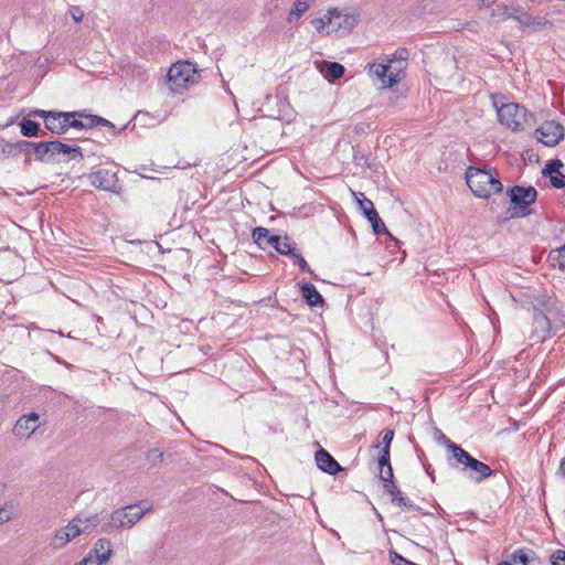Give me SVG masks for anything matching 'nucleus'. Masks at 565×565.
Masks as SVG:
<instances>
[{
  "label": "nucleus",
  "mask_w": 565,
  "mask_h": 565,
  "mask_svg": "<svg viewBox=\"0 0 565 565\" xmlns=\"http://www.w3.org/2000/svg\"><path fill=\"white\" fill-rule=\"evenodd\" d=\"M466 183L471 192L481 199H488L492 194L501 193L503 185L497 169L489 166L483 168L470 166L466 171Z\"/></svg>",
  "instance_id": "nucleus-1"
},
{
  "label": "nucleus",
  "mask_w": 565,
  "mask_h": 565,
  "mask_svg": "<svg viewBox=\"0 0 565 565\" xmlns=\"http://www.w3.org/2000/svg\"><path fill=\"white\" fill-rule=\"evenodd\" d=\"M151 509V504L141 508L140 503L117 509L113 511L109 519L102 524L100 532L110 534L122 529H131L146 513L150 512Z\"/></svg>",
  "instance_id": "nucleus-2"
},
{
  "label": "nucleus",
  "mask_w": 565,
  "mask_h": 565,
  "mask_svg": "<svg viewBox=\"0 0 565 565\" xmlns=\"http://www.w3.org/2000/svg\"><path fill=\"white\" fill-rule=\"evenodd\" d=\"M507 196L513 210H508L509 217L522 218L534 213L531 207L537 200L539 192L532 186L513 185L507 189Z\"/></svg>",
  "instance_id": "nucleus-3"
},
{
  "label": "nucleus",
  "mask_w": 565,
  "mask_h": 565,
  "mask_svg": "<svg viewBox=\"0 0 565 565\" xmlns=\"http://www.w3.org/2000/svg\"><path fill=\"white\" fill-rule=\"evenodd\" d=\"M119 167L115 163L108 166H95L87 174L89 183L97 190L120 195L124 185L118 177Z\"/></svg>",
  "instance_id": "nucleus-4"
},
{
  "label": "nucleus",
  "mask_w": 565,
  "mask_h": 565,
  "mask_svg": "<svg viewBox=\"0 0 565 565\" xmlns=\"http://www.w3.org/2000/svg\"><path fill=\"white\" fill-rule=\"evenodd\" d=\"M199 71L194 63L182 61L174 63L168 71V86L173 93H182L189 85L198 83Z\"/></svg>",
  "instance_id": "nucleus-5"
},
{
  "label": "nucleus",
  "mask_w": 565,
  "mask_h": 565,
  "mask_svg": "<svg viewBox=\"0 0 565 565\" xmlns=\"http://www.w3.org/2000/svg\"><path fill=\"white\" fill-rule=\"evenodd\" d=\"M497 114L500 124L513 131L523 130L524 125L533 119V115L525 107L515 103L503 104L497 109Z\"/></svg>",
  "instance_id": "nucleus-6"
},
{
  "label": "nucleus",
  "mask_w": 565,
  "mask_h": 565,
  "mask_svg": "<svg viewBox=\"0 0 565 565\" xmlns=\"http://www.w3.org/2000/svg\"><path fill=\"white\" fill-rule=\"evenodd\" d=\"M29 117H39L44 120L45 128L54 135L66 134L72 128V113L71 111H56L33 109L28 114Z\"/></svg>",
  "instance_id": "nucleus-7"
},
{
  "label": "nucleus",
  "mask_w": 565,
  "mask_h": 565,
  "mask_svg": "<svg viewBox=\"0 0 565 565\" xmlns=\"http://www.w3.org/2000/svg\"><path fill=\"white\" fill-rule=\"evenodd\" d=\"M72 113V122L71 126L74 129H90L95 126H104L107 127L113 131L114 135L118 134L119 131L116 130V126L109 121L108 119L97 116V115H90L86 114L82 110H75Z\"/></svg>",
  "instance_id": "nucleus-8"
},
{
  "label": "nucleus",
  "mask_w": 565,
  "mask_h": 565,
  "mask_svg": "<svg viewBox=\"0 0 565 565\" xmlns=\"http://www.w3.org/2000/svg\"><path fill=\"white\" fill-rule=\"evenodd\" d=\"M536 139L547 147H555L565 137L563 125L556 120L544 121L536 130Z\"/></svg>",
  "instance_id": "nucleus-9"
},
{
  "label": "nucleus",
  "mask_w": 565,
  "mask_h": 565,
  "mask_svg": "<svg viewBox=\"0 0 565 565\" xmlns=\"http://www.w3.org/2000/svg\"><path fill=\"white\" fill-rule=\"evenodd\" d=\"M327 22L329 30L327 34L332 32L349 33L356 24V19L352 14H342L338 9H330L327 12Z\"/></svg>",
  "instance_id": "nucleus-10"
},
{
  "label": "nucleus",
  "mask_w": 565,
  "mask_h": 565,
  "mask_svg": "<svg viewBox=\"0 0 565 565\" xmlns=\"http://www.w3.org/2000/svg\"><path fill=\"white\" fill-rule=\"evenodd\" d=\"M360 195L362 196L361 200L358 199L360 207L363 212V215L371 223L374 234H376V235L386 234V235L391 236L384 222L382 221L379 213L376 212L373 202L370 199L365 198L363 193H360Z\"/></svg>",
  "instance_id": "nucleus-11"
},
{
  "label": "nucleus",
  "mask_w": 565,
  "mask_h": 565,
  "mask_svg": "<svg viewBox=\"0 0 565 565\" xmlns=\"http://www.w3.org/2000/svg\"><path fill=\"white\" fill-rule=\"evenodd\" d=\"M40 426V415L35 412H31L17 420L12 431L14 436L19 438H29Z\"/></svg>",
  "instance_id": "nucleus-12"
},
{
  "label": "nucleus",
  "mask_w": 565,
  "mask_h": 565,
  "mask_svg": "<svg viewBox=\"0 0 565 565\" xmlns=\"http://www.w3.org/2000/svg\"><path fill=\"white\" fill-rule=\"evenodd\" d=\"M460 470L462 472H467V477L476 483H481L494 475V471L489 465L476 459L475 457H471L466 467L460 468Z\"/></svg>",
  "instance_id": "nucleus-13"
},
{
  "label": "nucleus",
  "mask_w": 565,
  "mask_h": 565,
  "mask_svg": "<svg viewBox=\"0 0 565 565\" xmlns=\"http://www.w3.org/2000/svg\"><path fill=\"white\" fill-rule=\"evenodd\" d=\"M532 338L536 342L544 341L553 332L552 322L548 319V313H533L532 323Z\"/></svg>",
  "instance_id": "nucleus-14"
},
{
  "label": "nucleus",
  "mask_w": 565,
  "mask_h": 565,
  "mask_svg": "<svg viewBox=\"0 0 565 565\" xmlns=\"http://www.w3.org/2000/svg\"><path fill=\"white\" fill-rule=\"evenodd\" d=\"M315 459L318 468L331 476H335L338 472L344 470L331 454L323 448L316 451Z\"/></svg>",
  "instance_id": "nucleus-15"
},
{
  "label": "nucleus",
  "mask_w": 565,
  "mask_h": 565,
  "mask_svg": "<svg viewBox=\"0 0 565 565\" xmlns=\"http://www.w3.org/2000/svg\"><path fill=\"white\" fill-rule=\"evenodd\" d=\"M447 450L449 452L447 456V462L450 467L456 469H458L459 466L465 468L472 457L467 450L456 443H450Z\"/></svg>",
  "instance_id": "nucleus-16"
},
{
  "label": "nucleus",
  "mask_w": 565,
  "mask_h": 565,
  "mask_svg": "<svg viewBox=\"0 0 565 565\" xmlns=\"http://www.w3.org/2000/svg\"><path fill=\"white\" fill-rule=\"evenodd\" d=\"M252 237L254 243L260 249H267L268 247L275 248V244H278L279 235L270 234L269 230L258 226L252 231Z\"/></svg>",
  "instance_id": "nucleus-17"
},
{
  "label": "nucleus",
  "mask_w": 565,
  "mask_h": 565,
  "mask_svg": "<svg viewBox=\"0 0 565 565\" xmlns=\"http://www.w3.org/2000/svg\"><path fill=\"white\" fill-rule=\"evenodd\" d=\"M390 67L391 65L387 62L369 64L370 73L375 74L385 87H392L398 82L396 74L388 73Z\"/></svg>",
  "instance_id": "nucleus-18"
},
{
  "label": "nucleus",
  "mask_w": 565,
  "mask_h": 565,
  "mask_svg": "<svg viewBox=\"0 0 565 565\" xmlns=\"http://www.w3.org/2000/svg\"><path fill=\"white\" fill-rule=\"evenodd\" d=\"M556 300L547 294H539L531 297L529 310L532 313H548Z\"/></svg>",
  "instance_id": "nucleus-19"
},
{
  "label": "nucleus",
  "mask_w": 565,
  "mask_h": 565,
  "mask_svg": "<svg viewBox=\"0 0 565 565\" xmlns=\"http://www.w3.org/2000/svg\"><path fill=\"white\" fill-rule=\"evenodd\" d=\"M51 150L52 157L54 158V162L58 160L60 154H68L71 156L70 159H83L84 157L82 148L77 146H70L58 140L51 141Z\"/></svg>",
  "instance_id": "nucleus-20"
},
{
  "label": "nucleus",
  "mask_w": 565,
  "mask_h": 565,
  "mask_svg": "<svg viewBox=\"0 0 565 565\" xmlns=\"http://www.w3.org/2000/svg\"><path fill=\"white\" fill-rule=\"evenodd\" d=\"M29 147H32L34 160L41 161L44 163H53L54 158L52 157L51 150V141H40V142H28Z\"/></svg>",
  "instance_id": "nucleus-21"
},
{
  "label": "nucleus",
  "mask_w": 565,
  "mask_h": 565,
  "mask_svg": "<svg viewBox=\"0 0 565 565\" xmlns=\"http://www.w3.org/2000/svg\"><path fill=\"white\" fill-rule=\"evenodd\" d=\"M319 70L324 78H327L329 82L341 78L345 72V68L342 64L329 61H322Z\"/></svg>",
  "instance_id": "nucleus-22"
},
{
  "label": "nucleus",
  "mask_w": 565,
  "mask_h": 565,
  "mask_svg": "<svg viewBox=\"0 0 565 565\" xmlns=\"http://www.w3.org/2000/svg\"><path fill=\"white\" fill-rule=\"evenodd\" d=\"M300 291H301L303 299L310 307L322 306L324 303L323 297L317 290V288L315 287L313 284L303 282L300 286Z\"/></svg>",
  "instance_id": "nucleus-23"
},
{
  "label": "nucleus",
  "mask_w": 565,
  "mask_h": 565,
  "mask_svg": "<svg viewBox=\"0 0 565 565\" xmlns=\"http://www.w3.org/2000/svg\"><path fill=\"white\" fill-rule=\"evenodd\" d=\"M90 552L96 556V558H99L100 562L106 563L113 555V545L110 540L105 537L99 539Z\"/></svg>",
  "instance_id": "nucleus-24"
},
{
  "label": "nucleus",
  "mask_w": 565,
  "mask_h": 565,
  "mask_svg": "<svg viewBox=\"0 0 565 565\" xmlns=\"http://www.w3.org/2000/svg\"><path fill=\"white\" fill-rule=\"evenodd\" d=\"M19 126L22 136L28 138L43 137L46 135V132L41 129V125L39 122L29 118H23L19 122Z\"/></svg>",
  "instance_id": "nucleus-25"
},
{
  "label": "nucleus",
  "mask_w": 565,
  "mask_h": 565,
  "mask_svg": "<svg viewBox=\"0 0 565 565\" xmlns=\"http://www.w3.org/2000/svg\"><path fill=\"white\" fill-rule=\"evenodd\" d=\"M508 18L516 20L522 26H530L534 24V19L522 7L507 8L505 11Z\"/></svg>",
  "instance_id": "nucleus-26"
},
{
  "label": "nucleus",
  "mask_w": 565,
  "mask_h": 565,
  "mask_svg": "<svg viewBox=\"0 0 565 565\" xmlns=\"http://www.w3.org/2000/svg\"><path fill=\"white\" fill-rule=\"evenodd\" d=\"M28 140H19L17 142L3 141L1 152L8 157L17 158L21 156V151L28 148Z\"/></svg>",
  "instance_id": "nucleus-27"
},
{
  "label": "nucleus",
  "mask_w": 565,
  "mask_h": 565,
  "mask_svg": "<svg viewBox=\"0 0 565 565\" xmlns=\"http://www.w3.org/2000/svg\"><path fill=\"white\" fill-rule=\"evenodd\" d=\"M82 533V530H75V532L66 533L63 530H58L55 535L52 537L50 545L53 548H62L64 547L71 540L78 536Z\"/></svg>",
  "instance_id": "nucleus-28"
},
{
  "label": "nucleus",
  "mask_w": 565,
  "mask_h": 565,
  "mask_svg": "<svg viewBox=\"0 0 565 565\" xmlns=\"http://www.w3.org/2000/svg\"><path fill=\"white\" fill-rule=\"evenodd\" d=\"M548 319L552 322V328L555 332L565 327V311L558 307L557 301L550 310Z\"/></svg>",
  "instance_id": "nucleus-29"
},
{
  "label": "nucleus",
  "mask_w": 565,
  "mask_h": 565,
  "mask_svg": "<svg viewBox=\"0 0 565 565\" xmlns=\"http://www.w3.org/2000/svg\"><path fill=\"white\" fill-rule=\"evenodd\" d=\"M498 565H529V558L523 554V550H516Z\"/></svg>",
  "instance_id": "nucleus-30"
},
{
  "label": "nucleus",
  "mask_w": 565,
  "mask_h": 565,
  "mask_svg": "<svg viewBox=\"0 0 565 565\" xmlns=\"http://www.w3.org/2000/svg\"><path fill=\"white\" fill-rule=\"evenodd\" d=\"M309 9V0H295L291 11L289 13V21L299 19Z\"/></svg>",
  "instance_id": "nucleus-31"
},
{
  "label": "nucleus",
  "mask_w": 565,
  "mask_h": 565,
  "mask_svg": "<svg viewBox=\"0 0 565 565\" xmlns=\"http://www.w3.org/2000/svg\"><path fill=\"white\" fill-rule=\"evenodd\" d=\"M277 253L280 255H285L288 257H291V255H295V248L289 243V237L285 235L284 238H278V244H275L274 248Z\"/></svg>",
  "instance_id": "nucleus-32"
},
{
  "label": "nucleus",
  "mask_w": 565,
  "mask_h": 565,
  "mask_svg": "<svg viewBox=\"0 0 565 565\" xmlns=\"http://www.w3.org/2000/svg\"><path fill=\"white\" fill-rule=\"evenodd\" d=\"M563 167L564 163L561 159L550 160L542 169V174L545 178L551 177L553 173H558Z\"/></svg>",
  "instance_id": "nucleus-33"
},
{
  "label": "nucleus",
  "mask_w": 565,
  "mask_h": 565,
  "mask_svg": "<svg viewBox=\"0 0 565 565\" xmlns=\"http://www.w3.org/2000/svg\"><path fill=\"white\" fill-rule=\"evenodd\" d=\"M83 518L78 515L77 518L73 519L67 526H65L63 532L72 533L75 532V530H82V533L89 534V526H82Z\"/></svg>",
  "instance_id": "nucleus-34"
},
{
  "label": "nucleus",
  "mask_w": 565,
  "mask_h": 565,
  "mask_svg": "<svg viewBox=\"0 0 565 565\" xmlns=\"http://www.w3.org/2000/svg\"><path fill=\"white\" fill-rule=\"evenodd\" d=\"M553 262L557 263L559 269H565V244L556 249H553L550 254Z\"/></svg>",
  "instance_id": "nucleus-35"
},
{
  "label": "nucleus",
  "mask_w": 565,
  "mask_h": 565,
  "mask_svg": "<svg viewBox=\"0 0 565 565\" xmlns=\"http://www.w3.org/2000/svg\"><path fill=\"white\" fill-rule=\"evenodd\" d=\"M409 53L408 50L405 47H398L394 54L392 55V58H387V63L391 65L393 62H398L399 64H406L408 60Z\"/></svg>",
  "instance_id": "nucleus-36"
},
{
  "label": "nucleus",
  "mask_w": 565,
  "mask_h": 565,
  "mask_svg": "<svg viewBox=\"0 0 565 565\" xmlns=\"http://www.w3.org/2000/svg\"><path fill=\"white\" fill-rule=\"evenodd\" d=\"M163 452L160 451L158 448L150 449L146 454L147 461L152 466L161 463L163 461Z\"/></svg>",
  "instance_id": "nucleus-37"
},
{
  "label": "nucleus",
  "mask_w": 565,
  "mask_h": 565,
  "mask_svg": "<svg viewBox=\"0 0 565 565\" xmlns=\"http://www.w3.org/2000/svg\"><path fill=\"white\" fill-rule=\"evenodd\" d=\"M290 258L294 259L295 264L298 265V267L301 271L309 273L310 275L313 276V278H317V276L313 274V271L311 270V268L308 265V263L306 262V259L299 253L295 252V255H291Z\"/></svg>",
  "instance_id": "nucleus-38"
},
{
  "label": "nucleus",
  "mask_w": 565,
  "mask_h": 565,
  "mask_svg": "<svg viewBox=\"0 0 565 565\" xmlns=\"http://www.w3.org/2000/svg\"><path fill=\"white\" fill-rule=\"evenodd\" d=\"M382 435V450H390L391 444L394 438V430L393 429H385L381 433Z\"/></svg>",
  "instance_id": "nucleus-39"
},
{
  "label": "nucleus",
  "mask_w": 565,
  "mask_h": 565,
  "mask_svg": "<svg viewBox=\"0 0 565 565\" xmlns=\"http://www.w3.org/2000/svg\"><path fill=\"white\" fill-rule=\"evenodd\" d=\"M312 25L319 33L327 34L326 28L328 26L327 13L323 18H316L311 21Z\"/></svg>",
  "instance_id": "nucleus-40"
},
{
  "label": "nucleus",
  "mask_w": 565,
  "mask_h": 565,
  "mask_svg": "<svg viewBox=\"0 0 565 565\" xmlns=\"http://www.w3.org/2000/svg\"><path fill=\"white\" fill-rule=\"evenodd\" d=\"M82 526H89V534L93 532L95 527L99 524V519L97 514H92L89 516L83 518Z\"/></svg>",
  "instance_id": "nucleus-41"
},
{
  "label": "nucleus",
  "mask_w": 565,
  "mask_h": 565,
  "mask_svg": "<svg viewBox=\"0 0 565 565\" xmlns=\"http://www.w3.org/2000/svg\"><path fill=\"white\" fill-rule=\"evenodd\" d=\"M550 559H551L552 565H565V551L564 550L555 551L551 555Z\"/></svg>",
  "instance_id": "nucleus-42"
},
{
  "label": "nucleus",
  "mask_w": 565,
  "mask_h": 565,
  "mask_svg": "<svg viewBox=\"0 0 565 565\" xmlns=\"http://www.w3.org/2000/svg\"><path fill=\"white\" fill-rule=\"evenodd\" d=\"M396 504L399 507H405V508L414 510V511L420 510V508L418 505H416L412 500H409V498H407L405 495H399Z\"/></svg>",
  "instance_id": "nucleus-43"
},
{
  "label": "nucleus",
  "mask_w": 565,
  "mask_h": 565,
  "mask_svg": "<svg viewBox=\"0 0 565 565\" xmlns=\"http://www.w3.org/2000/svg\"><path fill=\"white\" fill-rule=\"evenodd\" d=\"M391 466L390 450H382L379 457V467L383 471L384 468Z\"/></svg>",
  "instance_id": "nucleus-44"
},
{
  "label": "nucleus",
  "mask_w": 565,
  "mask_h": 565,
  "mask_svg": "<svg viewBox=\"0 0 565 565\" xmlns=\"http://www.w3.org/2000/svg\"><path fill=\"white\" fill-rule=\"evenodd\" d=\"M79 565H102L104 564L103 562H100L99 558H96V556L89 552L88 555L86 557L83 558L82 562L78 563Z\"/></svg>",
  "instance_id": "nucleus-45"
},
{
  "label": "nucleus",
  "mask_w": 565,
  "mask_h": 565,
  "mask_svg": "<svg viewBox=\"0 0 565 565\" xmlns=\"http://www.w3.org/2000/svg\"><path fill=\"white\" fill-rule=\"evenodd\" d=\"M70 13H71L73 20L75 22H77V23L81 22L83 20V18H84L83 10L79 7H77V6H72L70 8Z\"/></svg>",
  "instance_id": "nucleus-46"
},
{
  "label": "nucleus",
  "mask_w": 565,
  "mask_h": 565,
  "mask_svg": "<svg viewBox=\"0 0 565 565\" xmlns=\"http://www.w3.org/2000/svg\"><path fill=\"white\" fill-rule=\"evenodd\" d=\"M551 180V185L555 189H563L565 188V175L561 177H548Z\"/></svg>",
  "instance_id": "nucleus-47"
},
{
  "label": "nucleus",
  "mask_w": 565,
  "mask_h": 565,
  "mask_svg": "<svg viewBox=\"0 0 565 565\" xmlns=\"http://www.w3.org/2000/svg\"><path fill=\"white\" fill-rule=\"evenodd\" d=\"M435 434L437 435V441L445 445L448 449V445L454 443L450 438H448L440 429L436 428Z\"/></svg>",
  "instance_id": "nucleus-48"
},
{
  "label": "nucleus",
  "mask_w": 565,
  "mask_h": 565,
  "mask_svg": "<svg viewBox=\"0 0 565 565\" xmlns=\"http://www.w3.org/2000/svg\"><path fill=\"white\" fill-rule=\"evenodd\" d=\"M380 479L382 481H390V479H394L393 468L388 466L382 470H380Z\"/></svg>",
  "instance_id": "nucleus-49"
},
{
  "label": "nucleus",
  "mask_w": 565,
  "mask_h": 565,
  "mask_svg": "<svg viewBox=\"0 0 565 565\" xmlns=\"http://www.w3.org/2000/svg\"><path fill=\"white\" fill-rule=\"evenodd\" d=\"M21 154L24 156V162L26 164L31 163V161L34 160V154H33L32 147L25 148V150L21 151Z\"/></svg>",
  "instance_id": "nucleus-50"
},
{
  "label": "nucleus",
  "mask_w": 565,
  "mask_h": 565,
  "mask_svg": "<svg viewBox=\"0 0 565 565\" xmlns=\"http://www.w3.org/2000/svg\"><path fill=\"white\" fill-rule=\"evenodd\" d=\"M383 486H384V489L385 491L390 494V493H393L395 490H397L398 488L396 487V483L394 481V479H390V481H383Z\"/></svg>",
  "instance_id": "nucleus-51"
},
{
  "label": "nucleus",
  "mask_w": 565,
  "mask_h": 565,
  "mask_svg": "<svg viewBox=\"0 0 565 565\" xmlns=\"http://www.w3.org/2000/svg\"><path fill=\"white\" fill-rule=\"evenodd\" d=\"M523 554L529 558V565L537 559V555L533 550L530 548H522Z\"/></svg>",
  "instance_id": "nucleus-52"
},
{
  "label": "nucleus",
  "mask_w": 565,
  "mask_h": 565,
  "mask_svg": "<svg viewBox=\"0 0 565 565\" xmlns=\"http://www.w3.org/2000/svg\"><path fill=\"white\" fill-rule=\"evenodd\" d=\"M10 511L6 509H0V525L8 522L10 520Z\"/></svg>",
  "instance_id": "nucleus-53"
},
{
  "label": "nucleus",
  "mask_w": 565,
  "mask_h": 565,
  "mask_svg": "<svg viewBox=\"0 0 565 565\" xmlns=\"http://www.w3.org/2000/svg\"><path fill=\"white\" fill-rule=\"evenodd\" d=\"M557 475L565 478V457L561 460Z\"/></svg>",
  "instance_id": "nucleus-54"
},
{
  "label": "nucleus",
  "mask_w": 565,
  "mask_h": 565,
  "mask_svg": "<svg viewBox=\"0 0 565 565\" xmlns=\"http://www.w3.org/2000/svg\"><path fill=\"white\" fill-rule=\"evenodd\" d=\"M390 495L392 497V502L396 503L398 501V497L404 494L397 489L393 493H390Z\"/></svg>",
  "instance_id": "nucleus-55"
},
{
  "label": "nucleus",
  "mask_w": 565,
  "mask_h": 565,
  "mask_svg": "<svg viewBox=\"0 0 565 565\" xmlns=\"http://www.w3.org/2000/svg\"><path fill=\"white\" fill-rule=\"evenodd\" d=\"M490 1H491V0H482V2H483V3H486V2H490Z\"/></svg>",
  "instance_id": "nucleus-56"
}]
</instances>
